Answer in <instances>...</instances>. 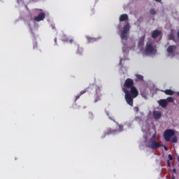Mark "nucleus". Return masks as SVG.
<instances>
[{"label":"nucleus","instance_id":"393cba45","mask_svg":"<svg viewBox=\"0 0 179 179\" xmlns=\"http://www.w3.org/2000/svg\"><path fill=\"white\" fill-rule=\"evenodd\" d=\"M134 110H135L136 112H138V111H139V108H138V106H136V107L134 108Z\"/></svg>","mask_w":179,"mask_h":179},{"label":"nucleus","instance_id":"7c9ffc66","mask_svg":"<svg viewBox=\"0 0 179 179\" xmlns=\"http://www.w3.org/2000/svg\"><path fill=\"white\" fill-rule=\"evenodd\" d=\"M153 1H155L156 2H159V3L162 2V0H153Z\"/></svg>","mask_w":179,"mask_h":179},{"label":"nucleus","instance_id":"5701e85b","mask_svg":"<svg viewBox=\"0 0 179 179\" xmlns=\"http://www.w3.org/2000/svg\"><path fill=\"white\" fill-rule=\"evenodd\" d=\"M87 40H88V41H89L90 43H92V42H93V41H95L94 38H91V37H90V36H87Z\"/></svg>","mask_w":179,"mask_h":179},{"label":"nucleus","instance_id":"473e14b6","mask_svg":"<svg viewBox=\"0 0 179 179\" xmlns=\"http://www.w3.org/2000/svg\"><path fill=\"white\" fill-rule=\"evenodd\" d=\"M178 162H179V157H178Z\"/></svg>","mask_w":179,"mask_h":179},{"label":"nucleus","instance_id":"f257e3e1","mask_svg":"<svg viewBox=\"0 0 179 179\" xmlns=\"http://www.w3.org/2000/svg\"><path fill=\"white\" fill-rule=\"evenodd\" d=\"M122 91L125 94V100L127 103L131 107L134 106V99L138 96V91L134 86V81L132 78H127L124 84Z\"/></svg>","mask_w":179,"mask_h":179},{"label":"nucleus","instance_id":"9d476101","mask_svg":"<svg viewBox=\"0 0 179 179\" xmlns=\"http://www.w3.org/2000/svg\"><path fill=\"white\" fill-rule=\"evenodd\" d=\"M153 115L156 120H159L162 117V113L159 110H154Z\"/></svg>","mask_w":179,"mask_h":179},{"label":"nucleus","instance_id":"ddd939ff","mask_svg":"<svg viewBox=\"0 0 179 179\" xmlns=\"http://www.w3.org/2000/svg\"><path fill=\"white\" fill-rule=\"evenodd\" d=\"M176 48L177 47L176 45H170L167 49V52L169 54H172L176 50Z\"/></svg>","mask_w":179,"mask_h":179},{"label":"nucleus","instance_id":"a878e982","mask_svg":"<svg viewBox=\"0 0 179 179\" xmlns=\"http://www.w3.org/2000/svg\"><path fill=\"white\" fill-rule=\"evenodd\" d=\"M169 160H173V157L171 154L169 155Z\"/></svg>","mask_w":179,"mask_h":179},{"label":"nucleus","instance_id":"1a4fd4ad","mask_svg":"<svg viewBox=\"0 0 179 179\" xmlns=\"http://www.w3.org/2000/svg\"><path fill=\"white\" fill-rule=\"evenodd\" d=\"M145 38V36H142V37L139 39V41H138V46L139 48H143V45H144Z\"/></svg>","mask_w":179,"mask_h":179},{"label":"nucleus","instance_id":"cd10ccee","mask_svg":"<svg viewBox=\"0 0 179 179\" xmlns=\"http://www.w3.org/2000/svg\"><path fill=\"white\" fill-rule=\"evenodd\" d=\"M163 147L164 148V150H165L166 151H168V150H169V149H168V147H166V145H163Z\"/></svg>","mask_w":179,"mask_h":179},{"label":"nucleus","instance_id":"f3484780","mask_svg":"<svg viewBox=\"0 0 179 179\" xmlns=\"http://www.w3.org/2000/svg\"><path fill=\"white\" fill-rule=\"evenodd\" d=\"M83 52V49L78 45L77 53L80 55H82Z\"/></svg>","mask_w":179,"mask_h":179},{"label":"nucleus","instance_id":"4be33fe9","mask_svg":"<svg viewBox=\"0 0 179 179\" xmlns=\"http://www.w3.org/2000/svg\"><path fill=\"white\" fill-rule=\"evenodd\" d=\"M150 14L152 15H155L157 14V12L155 11V9H151L150 11Z\"/></svg>","mask_w":179,"mask_h":179},{"label":"nucleus","instance_id":"f704fd0d","mask_svg":"<svg viewBox=\"0 0 179 179\" xmlns=\"http://www.w3.org/2000/svg\"><path fill=\"white\" fill-rule=\"evenodd\" d=\"M154 139H155V136H153Z\"/></svg>","mask_w":179,"mask_h":179},{"label":"nucleus","instance_id":"39448f33","mask_svg":"<svg viewBox=\"0 0 179 179\" xmlns=\"http://www.w3.org/2000/svg\"><path fill=\"white\" fill-rule=\"evenodd\" d=\"M118 130H112V129H108L107 131H105V134L103 138H105L106 136L115 134L116 132H121L123 131V126L122 124H119Z\"/></svg>","mask_w":179,"mask_h":179},{"label":"nucleus","instance_id":"72a5a7b5","mask_svg":"<svg viewBox=\"0 0 179 179\" xmlns=\"http://www.w3.org/2000/svg\"><path fill=\"white\" fill-rule=\"evenodd\" d=\"M55 42L57 41V38L55 39Z\"/></svg>","mask_w":179,"mask_h":179},{"label":"nucleus","instance_id":"7ed1b4c3","mask_svg":"<svg viewBox=\"0 0 179 179\" xmlns=\"http://www.w3.org/2000/svg\"><path fill=\"white\" fill-rule=\"evenodd\" d=\"M130 30L129 23H127V25L124 26L123 31L121 34V38L124 41H127L128 39V32Z\"/></svg>","mask_w":179,"mask_h":179},{"label":"nucleus","instance_id":"bb28decb","mask_svg":"<svg viewBox=\"0 0 179 179\" xmlns=\"http://www.w3.org/2000/svg\"><path fill=\"white\" fill-rule=\"evenodd\" d=\"M80 95H76V100H78V99H80Z\"/></svg>","mask_w":179,"mask_h":179},{"label":"nucleus","instance_id":"20e7f679","mask_svg":"<svg viewBox=\"0 0 179 179\" xmlns=\"http://www.w3.org/2000/svg\"><path fill=\"white\" fill-rule=\"evenodd\" d=\"M175 135L174 130L169 129L166 130L164 133V137L166 141L169 142L171 138Z\"/></svg>","mask_w":179,"mask_h":179},{"label":"nucleus","instance_id":"6e6552de","mask_svg":"<svg viewBox=\"0 0 179 179\" xmlns=\"http://www.w3.org/2000/svg\"><path fill=\"white\" fill-rule=\"evenodd\" d=\"M45 18V14L44 13H40L37 17H34V20L36 22L43 21Z\"/></svg>","mask_w":179,"mask_h":179},{"label":"nucleus","instance_id":"aec40b11","mask_svg":"<svg viewBox=\"0 0 179 179\" xmlns=\"http://www.w3.org/2000/svg\"><path fill=\"white\" fill-rule=\"evenodd\" d=\"M173 31L172 30V33L169 35V40H174L175 39V36L173 35Z\"/></svg>","mask_w":179,"mask_h":179},{"label":"nucleus","instance_id":"6ab92c4d","mask_svg":"<svg viewBox=\"0 0 179 179\" xmlns=\"http://www.w3.org/2000/svg\"><path fill=\"white\" fill-rule=\"evenodd\" d=\"M168 103H173L174 99L172 98V96H168L166 99Z\"/></svg>","mask_w":179,"mask_h":179},{"label":"nucleus","instance_id":"9b49d317","mask_svg":"<svg viewBox=\"0 0 179 179\" xmlns=\"http://www.w3.org/2000/svg\"><path fill=\"white\" fill-rule=\"evenodd\" d=\"M162 34V31H158V30H155L152 34V37L153 38H156L158 36H159Z\"/></svg>","mask_w":179,"mask_h":179},{"label":"nucleus","instance_id":"e433bc0d","mask_svg":"<svg viewBox=\"0 0 179 179\" xmlns=\"http://www.w3.org/2000/svg\"><path fill=\"white\" fill-rule=\"evenodd\" d=\"M178 95H179V92H178Z\"/></svg>","mask_w":179,"mask_h":179},{"label":"nucleus","instance_id":"b1692460","mask_svg":"<svg viewBox=\"0 0 179 179\" xmlns=\"http://www.w3.org/2000/svg\"><path fill=\"white\" fill-rule=\"evenodd\" d=\"M172 143H178L177 137H173V138H172Z\"/></svg>","mask_w":179,"mask_h":179},{"label":"nucleus","instance_id":"a211bd4d","mask_svg":"<svg viewBox=\"0 0 179 179\" xmlns=\"http://www.w3.org/2000/svg\"><path fill=\"white\" fill-rule=\"evenodd\" d=\"M136 76L137 80H140V81L143 80V76H141L140 74H136Z\"/></svg>","mask_w":179,"mask_h":179},{"label":"nucleus","instance_id":"f03ea898","mask_svg":"<svg viewBox=\"0 0 179 179\" xmlns=\"http://www.w3.org/2000/svg\"><path fill=\"white\" fill-rule=\"evenodd\" d=\"M91 90H96V94H95V101L94 102L96 103L97 101L101 100V88L99 87V85H94V84H92V85H90L87 90H83L81 91L80 95L82 96L83 94H85L87 92H90Z\"/></svg>","mask_w":179,"mask_h":179},{"label":"nucleus","instance_id":"2f4dec72","mask_svg":"<svg viewBox=\"0 0 179 179\" xmlns=\"http://www.w3.org/2000/svg\"><path fill=\"white\" fill-rule=\"evenodd\" d=\"M178 38H179V29H178Z\"/></svg>","mask_w":179,"mask_h":179},{"label":"nucleus","instance_id":"f8f14e48","mask_svg":"<svg viewBox=\"0 0 179 179\" xmlns=\"http://www.w3.org/2000/svg\"><path fill=\"white\" fill-rule=\"evenodd\" d=\"M159 103V105L164 108H165L168 105V102L166 99H160Z\"/></svg>","mask_w":179,"mask_h":179},{"label":"nucleus","instance_id":"0eeeda50","mask_svg":"<svg viewBox=\"0 0 179 179\" xmlns=\"http://www.w3.org/2000/svg\"><path fill=\"white\" fill-rule=\"evenodd\" d=\"M162 147H163V144L158 143V141H155V138H154V140H151L150 148L152 150H156Z\"/></svg>","mask_w":179,"mask_h":179},{"label":"nucleus","instance_id":"c85d7f7f","mask_svg":"<svg viewBox=\"0 0 179 179\" xmlns=\"http://www.w3.org/2000/svg\"><path fill=\"white\" fill-rule=\"evenodd\" d=\"M167 164H168V166H169V167L171 166L170 161H167Z\"/></svg>","mask_w":179,"mask_h":179},{"label":"nucleus","instance_id":"dca6fc26","mask_svg":"<svg viewBox=\"0 0 179 179\" xmlns=\"http://www.w3.org/2000/svg\"><path fill=\"white\" fill-rule=\"evenodd\" d=\"M166 95L169 96H173L174 94V91H172V90H165L163 91Z\"/></svg>","mask_w":179,"mask_h":179},{"label":"nucleus","instance_id":"423d86ee","mask_svg":"<svg viewBox=\"0 0 179 179\" xmlns=\"http://www.w3.org/2000/svg\"><path fill=\"white\" fill-rule=\"evenodd\" d=\"M145 52L147 54H154L157 52V50L151 43H148L146 45Z\"/></svg>","mask_w":179,"mask_h":179},{"label":"nucleus","instance_id":"2eb2a0df","mask_svg":"<svg viewBox=\"0 0 179 179\" xmlns=\"http://www.w3.org/2000/svg\"><path fill=\"white\" fill-rule=\"evenodd\" d=\"M62 41H64V42H68V41H69V43H70L71 44H72V43L74 42V41H73V39L69 40V38H68L65 35H64V36L62 37Z\"/></svg>","mask_w":179,"mask_h":179},{"label":"nucleus","instance_id":"412c9836","mask_svg":"<svg viewBox=\"0 0 179 179\" xmlns=\"http://www.w3.org/2000/svg\"><path fill=\"white\" fill-rule=\"evenodd\" d=\"M94 117V114L92 113V112H89V118L90 120H93Z\"/></svg>","mask_w":179,"mask_h":179},{"label":"nucleus","instance_id":"c9c22d12","mask_svg":"<svg viewBox=\"0 0 179 179\" xmlns=\"http://www.w3.org/2000/svg\"><path fill=\"white\" fill-rule=\"evenodd\" d=\"M33 1H36V0H32Z\"/></svg>","mask_w":179,"mask_h":179},{"label":"nucleus","instance_id":"4468645a","mask_svg":"<svg viewBox=\"0 0 179 179\" xmlns=\"http://www.w3.org/2000/svg\"><path fill=\"white\" fill-rule=\"evenodd\" d=\"M129 17L127 14L122 15L120 17V22H124L128 20Z\"/></svg>","mask_w":179,"mask_h":179},{"label":"nucleus","instance_id":"c756f323","mask_svg":"<svg viewBox=\"0 0 179 179\" xmlns=\"http://www.w3.org/2000/svg\"><path fill=\"white\" fill-rule=\"evenodd\" d=\"M174 173H177V172H176V169L174 168L173 169V171H172Z\"/></svg>","mask_w":179,"mask_h":179}]
</instances>
